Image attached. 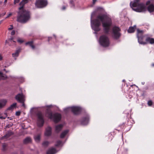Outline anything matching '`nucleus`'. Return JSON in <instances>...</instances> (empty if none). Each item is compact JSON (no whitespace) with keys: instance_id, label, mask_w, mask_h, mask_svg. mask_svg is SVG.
<instances>
[{"instance_id":"09e8293b","label":"nucleus","mask_w":154,"mask_h":154,"mask_svg":"<svg viewBox=\"0 0 154 154\" xmlns=\"http://www.w3.org/2000/svg\"><path fill=\"white\" fill-rule=\"evenodd\" d=\"M151 66H153V67H154V64H152V65H151Z\"/></svg>"},{"instance_id":"79ce46f5","label":"nucleus","mask_w":154,"mask_h":154,"mask_svg":"<svg viewBox=\"0 0 154 154\" xmlns=\"http://www.w3.org/2000/svg\"><path fill=\"white\" fill-rule=\"evenodd\" d=\"M66 9V8L65 6H63V7H62V10H65V9Z\"/></svg>"},{"instance_id":"e433bc0d","label":"nucleus","mask_w":154,"mask_h":154,"mask_svg":"<svg viewBox=\"0 0 154 154\" xmlns=\"http://www.w3.org/2000/svg\"><path fill=\"white\" fill-rule=\"evenodd\" d=\"M13 26L12 25H10V28H8V30H10L13 29Z\"/></svg>"},{"instance_id":"c9c22d12","label":"nucleus","mask_w":154,"mask_h":154,"mask_svg":"<svg viewBox=\"0 0 154 154\" xmlns=\"http://www.w3.org/2000/svg\"><path fill=\"white\" fill-rule=\"evenodd\" d=\"M20 0H14V4H16L17 3H18L19 2Z\"/></svg>"},{"instance_id":"412c9836","label":"nucleus","mask_w":154,"mask_h":154,"mask_svg":"<svg viewBox=\"0 0 154 154\" xmlns=\"http://www.w3.org/2000/svg\"><path fill=\"white\" fill-rule=\"evenodd\" d=\"M143 38H138V42L141 45H145L146 44V42L143 41Z\"/></svg>"},{"instance_id":"aec40b11","label":"nucleus","mask_w":154,"mask_h":154,"mask_svg":"<svg viewBox=\"0 0 154 154\" xmlns=\"http://www.w3.org/2000/svg\"><path fill=\"white\" fill-rule=\"evenodd\" d=\"M148 10L149 12H153L154 11V6L152 4L149 5L148 7Z\"/></svg>"},{"instance_id":"72a5a7b5","label":"nucleus","mask_w":154,"mask_h":154,"mask_svg":"<svg viewBox=\"0 0 154 154\" xmlns=\"http://www.w3.org/2000/svg\"><path fill=\"white\" fill-rule=\"evenodd\" d=\"M152 102L151 100H150L148 101V104L149 106H151L152 105Z\"/></svg>"},{"instance_id":"2eb2a0df","label":"nucleus","mask_w":154,"mask_h":154,"mask_svg":"<svg viewBox=\"0 0 154 154\" xmlns=\"http://www.w3.org/2000/svg\"><path fill=\"white\" fill-rule=\"evenodd\" d=\"M7 101L6 100H0V109L3 108L6 104Z\"/></svg>"},{"instance_id":"b1692460","label":"nucleus","mask_w":154,"mask_h":154,"mask_svg":"<svg viewBox=\"0 0 154 154\" xmlns=\"http://www.w3.org/2000/svg\"><path fill=\"white\" fill-rule=\"evenodd\" d=\"M20 52V49L16 50V52L12 54L13 57H17L18 56Z\"/></svg>"},{"instance_id":"dca6fc26","label":"nucleus","mask_w":154,"mask_h":154,"mask_svg":"<svg viewBox=\"0 0 154 154\" xmlns=\"http://www.w3.org/2000/svg\"><path fill=\"white\" fill-rule=\"evenodd\" d=\"M63 125H59L56 126L55 127V130L56 132L58 133L62 129Z\"/></svg>"},{"instance_id":"3c124183","label":"nucleus","mask_w":154,"mask_h":154,"mask_svg":"<svg viewBox=\"0 0 154 154\" xmlns=\"http://www.w3.org/2000/svg\"><path fill=\"white\" fill-rule=\"evenodd\" d=\"M5 145H3V147H5Z\"/></svg>"},{"instance_id":"de8ad7c7","label":"nucleus","mask_w":154,"mask_h":154,"mask_svg":"<svg viewBox=\"0 0 154 154\" xmlns=\"http://www.w3.org/2000/svg\"><path fill=\"white\" fill-rule=\"evenodd\" d=\"M7 0H5L4 3H6L7 2Z\"/></svg>"},{"instance_id":"f704fd0d","label":"nucleus","mask_w":154,"mask_h":154,"mask_svg":"<svg viewBox=\"0 0 154 154\" xmlns=\"http://www.w3.org/2000/svg\"><path fill=\"white\" fill-rule=\"evenodd\" d=\"M20 111L17 112L16 113V115L17 116H20Z\"/></svg>"},{"instance_id":"f03ea898","label":"nucleus","mask_w":154,"mask_h":154,"mask_svg":"<svg viewBox=\"0 0 154 154\" xmlns=\"http://www.w3.org/2000/svg\"><path fill=\"white\" fill-rule=\"evenodd\" d=\"M29 0H22L19 4L21 6L19 8V10L20 11L18 12L17 20L21 23H25L30 19L29 12L23 9L24 5L28 3Z\"/></svg>"},{"instance_id":"c756f323","label":"nucleus","mask_w":154,"mask_h":154,"mask_svg":"<svg viewBox=\"0 0 154 154\" xmlns=\"http://www.w3.org/2000/svg\"><path fill=\"white\" fill-rule=\"evenodd\" d=\"M62 141L59 140L57 141L56 144L55 145V146H60L62 143Z\"/></svg>"},{"instance_id":"393cba45","label":"nucleus","mask_w":154,"mask_h":154,"mask_svg":"<svg viewBox=\"0 0 154 154\" xmlns=\"http://www.w3.org/2000/svg\"><path fill=\"white\" fill-rule=\"evenodd\" d=\"M26 45H29L30 47H31L32 48H35L32 41L26 43Z\"/></svg>"},{"instance_id":"9d476101","label":"nucleus","mask_w":154,"mask_h":154,"mask_svg":"<svg viewBox=\"0 0 154 154\" xmlns=\"http://www.w3.org/2000/svg\"><path fill=\"white\" fill-rule=\"evenodd\" d=\"M15 98L20 103H23L25 101L24 96L22 93L17 94L15 96Z\"/></svg>"},{"instance_id":"f8f14e48","label":"nucleus","mask_w":154,"mask_h":154,"mask_svg":"<svg viewBox=\"0 0 154 154\" xmlns=\"http://www.w3.org/2000/svg\"><path fill=\"white\" fill-rule=\"evenodd\" d=\"M57 152L56 149L53 147H51L48 149L47 152V154H54Z\"/></svg>"},{"instance_id":"49530a36","label":"nucleus","mask_w":154,"mask_h":154,"mask_svg":"<svg viewBox=\"0 0 154 154\" xmlns=\"http://www.w3.org/2000/svg\"><path fill=\"white\" fill-rule=\"evenodd\" d=\"M51 38V37H49L48 38V41H49V40Z\"/></svg>"},{"instance_id":"a878e982","label":"nucleus","mask_w":154,"mask_h":154,"mask_svg":"<svg viewBox=\"0 0 154 154\" xmlns=\"http://www.w3.org/2000/svg\"><path fill=\"white\" fill-rule=\"evenodd\" d=\"M17 105V103H13L11 105V106L9 107L8 109V110H12Z\"/></svg>"},{"instance_id":"864d4df0","label":"nucleus","mask_w":154,"mask_h":154,"mask_svg":"<svg viewBox=\"0 0 154 154\" xmlns=\"http://www.w3.org/2000/svg\"><path fill=\"white\" fill-rule=\"evenodd\" d=\"M123 82H124V81H125V80H123Z\"/></svg>"},{"instance_id":"4468645a","label":"nucleus","mask_w":154,"mask_h":154,"mask_svg":"<svg viewBox=\"0 0 154 154\" xmlns=\"http://www.w3.org/2000/svg\"><path fill=\"white\" fill-rule=\"evenodd\" d=\"M51 134V128L49 127H48L46 129L45 134L46 136H49Z\"/></svg>"},{"instance_id":"1a4fd4ad","label":"nucleus","mask_w":154,"mask_h":154,"mask_svg":"<svg viewBox=\"0 0 154 154\" xmlns=\"http://www.w3.org/2000/svg\"><path fill=\"white\" fill-rule=\"evenodd\" d=\"M38 120V125L40 127L43 126L44 123V120L43 115L41 112H38L37 114Z\"/></svg>"},{"instance_id":"f257e3e1","label":"nucleus","mask_w":154,"mask_h":154,"mask_svg":"<svg viewBox=\"0 0 154 154\" xmlns=\"http://www.w3.org/2000/svg\"><path fill=\"white\" fill-rule=\"evenodd\" d=\"M94 13H92L91 16V25L92 29L96 32L99 31L100 29V26L101 23L99 20L102 22L103 30L104 32L108 34L112 24L111 18L105 14H102L97 16V19L94 20L93 23L92 18Z\"/></svg>"},{"instance_id":"5701e85b","label":"nucleus","mask_w":154,"mask_h":154,"mask_svg":"<svg viewBox=\"0 0 154 154\" xmlns=\"http://www.w3.org/2000/svg\"><path fill=\"white\" fill-rule=\"evenodd\" d=\"M35 141L37 142H38L40 139V134L36 135L34 137Z\"/></svg>"},{"instance_id":"bb28decb","label":"nucleus","mask_w":154,"mask_h":154,"mask_svg":"<svg viewBox=\"0 0 154 154\" xmlns=\"http://www.w3.org/2000/svg\"><path fill=\"white\" fill-rule=\"evenodd\" d=\"M7 78L6 76H5L2 73L0 72V81L1 80H5Z\"/></svg>"},{"instance_id":"cd10ccee","label":"nucleus","mask_w":154,"mask_h":154,"mask_svg":"<svg viewBox=\"0 0 154 154\" xmlns=\"http://www.w3.org/2000/svg\"><path fill=\"white\" fill-rule=\"evenodd\" d=\"M13 134V133L12 132L9 131L7 133L6 135L4 136V137H5L6 138H8L12 135Z\"/></svg>"},{"instance_id":"a211bd4d","label":"nucleus","mask_w":154,"mask_h":154,"mask_svg":"<svg viewBox=\"0 0 154 154\" xmlns=\"http://www.w3.org/2000/svg\"><path fill=\"white\" fill-rule=\"evenodd\" d=\"M136 25H134L133 27H130L129 29L128 30V32L129 33H133L135 31L136 29Z\"/></svg>"},{"instance_id":"37998d69","label":"nucleus","mask_w":154,"mask_h":154,"mask_svg":"<svg viewBox=\"0 0 154 154\" xmlns=\"http://www.w3.org/2000/svg\"><path fill=\"white\" fill-rule=\"evenodd\" d=\"M0 118L1 119H5V117H3L2 116H1V117H0Z\"/></svg>"},{"instance_id":"603ef678","label":"nucleus","mask_w":154,"mask_h":154,"mask_svg":"<svg viewBox=\"0 0 154 154\" xmlns=\"http://www.w3.org/2000/svg\"><path fill=\"white\" fill-rule=\"evenodd\" d=\"M2 2H0V4H2Z\"/></svg>"},{"instance_id":"c03bdc74","label":"nucleus","mask_w":154,"mask_h":154,"mask_svg":"<svg viewBox=\"0 0 154 154\" xmlns=\"http://www.w3.org/2000/svg\"><path fill=\"white\" fill-rule=\"evenodd\" d=\"M2 57L1 55L0 54V60H2Z\"/></svg>"},{"instance_id":"9b49d317","label":"nucleus","mask_w":154,"mask_h":154,"mask_svg":"<svg viewBox=\"0 0 154 154\" xmlns=\"http://www.w3.org/2000/svg\"><path fill=\"white\" fill-rule=\"evenodd\" d=\"M143 30H140L139 29H137V38H143Z\"/></svg>"},{"instance_id":"5fc2aeb1","label":"nucleus","mask_w":154,"mask_h":154,"mask_svg":"<svg viewBox=\"0 0 154 154\" xmlns=\"http://www.w3.org/2000/svg\"><path fill=\"white\" fill-rule=\"evenodd\" d=\"M5 14H4V15H5Z\"/></svg>"},{"instance_id":"4be33fe9","label":"nucleus","mask_w":154,"mask_h":154,"mask_svg":"<svg viewBox=\"0 0 154 154\" xmlns=\"http://www.w3.org/2000/svg\"><path fill=\"white\" fill-rule=\"evenodd\" d=\"M69 131L68 130H66L63 132L61 134L60 137L61 138H63L66 135V134H67Z\"/></svg>"},{"instance_id":"0eeeda50","label":"nucleus","mask_w":154,"mask_h":154,"mask_svg":"<svg viewBox=\"0 0 154 154\" xmlns=\"http://www.w3.org/2000/svg\"><path fill=\"white\" fill-rule=\"evenodd\" d=\"M48 4L47 0H36L35 3L37 8H43L46 7Z\"/></svg>"},{"instance_id":"7ed1b4c3","label":"nucleus","mask_w":154,"mask_h":154,"mask_svg":"<svg viewBox=\"0 0 154 154\" xmlns=\"http://www.w3.org/2000/svg\"><path fill=\"white\" fill-rule=\"evenodd\" d=\"M140 0H134L133 2H131L130 5L133 10L137 12H143L146 10L145 5L143 3H140Z\"/></svg>"},{"instance_id":"423d86ee","label":"nucleus","mask_w":154,"mask_h":154,"mask_svg":"<svg viewBox=\"0 0 154 154\" xmlns=\"http://www.w3.org/2000/svg\"><path fill=\"white\" fill-rule=\"evenodd\" d=\"M48 116V117L50 119H53L54 122L57 123L59 122L61 118V115L60 114L56 113L53 114L51 112H48L47 113Z\"/></svg>"},{"instance_id":"c85d7f7f","label":"nucleus","mask_w":154,"mask_h":154,"mask_svg":"<svg viewBox=\"0 0 154 154\" xmlns=\"http://www.w3.org/2000/svg\"><path fill=\"white\" fill-rule=\"evenodd\" d=\"M49 142L48 141H45L42 143V145L44 146H47L49 144Z\"/></svg>"},{"instance_id":"6ab92c4d","label":"nucleus","mask_w":154,"mask_h":154,"mask_svg":"<svg viewBox=\"0 0 154 154\" xmlns=\"http://www.w3.org/2000/svg\"><path fill=\"white\" fill-rule=\"evenodd\" d=\"M32 140L30 137H27L23 140V143L25 144L29 143L31 142Z\"/></svg>"},{"instance_id":"a19ab883","label":"nucleus","mask_w":154,"mask_h":154,"mask_svg":"<svg viewBox=\"0 0 154 154\" xmlns=\"http://www.w3.org/2000/svg\"><path fill=\"white\" fill-rule=\"evenodd\" d=\"M150 3V2L149 1H148L146 2V5H149Z\"/></svg>"},{"instance_id":"ea45409f","label":"nucleus","mask_w":154,"mask_h":154,"mask_svg":"<svg viewBox=\"0 0 154 154\" xmlns=\"http://www.w3.org/2000/svg\"><path fill=\"white\" fill-rule=\"evenodd\" d=\"M24 102H23V103H22V106L25 107V106L24 103Z\"/></svg>"},{"instance_id":"6e6552de","label":"nucleus","mask_w":154,"mask_h":154,"mask_svg":"<svg viewBox=\"0 0 154 154\" xmlns=\"http://www.w3.org/2000/svg\"><path fill=\"white\" fill-rule=\"evenodd\" d=\"M69 110H71L74 114L78 115L80 113L81 110L80 108L76 106L69 107L64 109V111L66 112Z\"/></svg>"},{"instance_id":"a18cd8bd","label":"nucleus","mask_w":154,"mask_h":154,"mask_svg":"<svg viewBox=\"0 0 154 154\" xmlns=\"http://www.w3.org/2000/svg\"><path fill=\"white\" fill-rule=\"evenodd\" d=\"M96 0H93V3H95V2H96Z\"/></svg>"},{"instance_id":"7c9ffc66","label":"nucleus","mask_w":154,"mask_h":154,"mask_svg":"<svg viewBox=\"0 0 154 154\" xmlns=\"http://www.w3.org/2000/svg\"><path fill=\"white\" fill-rule=\"evenodd\" d=\"M14 42V41H13V38H11L8 39V40H6V43H9L10 42Z\"/></svg>"},{"instance_id":"2f4dec72","label":"nucleus","mask_w":154,"mask_h":154,"mask_svg":"<svg viewBox=\"0 0 154 154\" xmlns=\"http://www.w3.org/2000/svg\"><path fill=\"white\" fill-rule=\"evenodd\" d=\"M17 42L20 43H22L24 42V40L21 38H18L17 40Z\"/></svg>"},{"instance_id":"20e7f679","label":"nucleus","mask_w":154,"mask_h":154,"mask_svg":"<svg viewBox=\"0 0 154 154\" xmlns=\"http://www.w3.org/2000/svg\"><path fill=\"white\" fill-rule=\"evenodd\" d=\"M120 29L117 26H114L112 28V37L116 39H118L121 36L120 32Z\"/></svg>"},{"instance_id":"4c0bfd02","label":"nucleus","mask_w":154,"mask_h":154,"mask_svg":"<svg viewBox=\"0 0 154 154\" xmlns=\"http://www.w3.org/2000/svg\"><path fill=\"white\" fill-rule=\"evenodd\" d=\"M15 34V31L14 30H13L11 32V35H14Z\"/></svg>"},{"instance_id":"58836bf2","label":"nucleus","mask_w":154,"mask_h":154,"mask_svg":"<svg viewBox=\"0 0 154 154\" xmlns=\"http://www.w3.org/2000/svg\"><path fill=\"white\" fill-rule=\"evenodd\" d=\"M12 15V14L11 13H10L7 16V17H6V18H7L11 16Z\"/></svg>"},{"instance_id":"f3484780","label":"nucleus","mask_w":154,"mask_h":154,"mask_svg":"<svg viewBox=\"0 0 154 154\" xmlns=\"http://www.w3.org/2000/svg\"><path fill=\"white\" fill-rule=\"evenodd\" d=\"M146 44L147 43H149L151 44L154 43V39L149 37L147 38L146 40Z\"/></svg>"},{"instance_id":"39448f33","label":"nucleus","mask_w":154,"mask_h":154,"mask_svg":"<svg viewBox=\"0 0 154 154\" xmlns=\"http://www.w3.org/2000/svg\"><path fill=\"white\" fill-rule=\"evenodd\" d=\"M99 42L100 44L104 47H108L109 45V38L105 35H103L100 37Z\"/></svg>"},{"instance_id":"8fccbe9b","label":"nucleus","mask_w":154,"mask_h":154,"mask_svg":"<svg viewBox=\"0 0 154 154\" xmlns=\"http://www.w3.org/2000/svg\"><path fill=\"white\" fill-rule=\"evenodd\" d=\"M142 84L144 85V82H142Z\"/></svg>"},{"instance_id":"ddd939ff","label":"nucleus","mask_w":154,"mask_h":154,"mask_svg":"<svg viewBox=\"0 0 154 154\" xmlns=\"http://www.w3.org/2000/svg\"><path fill=\"white\" fill-rule=\"evenodd\" d=\"M89 118L88 116H86L82 118L81 120V124L83 125H87L88 122Z\"/></svg>"},{"instance_id":"473e14b6","label":"nucleus","mask_w":154,"mask_h":154,"mask_svg":"<svg viewBox=\"0 0 154 154\" xmlns=\"http://www.w3.org/2000/svg\"><path fill=\"white\" fill-rule=\"evenodd\" d=\"M70 4L71 5V7H74V4L72 0H71L70 1Z\"/></svg>"}]
</instances>
